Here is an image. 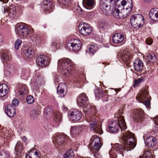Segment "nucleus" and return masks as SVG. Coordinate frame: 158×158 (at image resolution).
I'll return each mask as SVG.
<instances>
[{
	"label": "nucleus",
	"mask_w": 158,
	"mask_h": 158,
	"mask_svg": "<svg viewBox=\"0 0 158 158\" xmlns=\"http://www.w3.org/2000/svg\"><path fill=\"white\" fill-rule=\"evenodd\" d=\"M123 139L124 142V147L118 143L115 144L109 152L110 156L114 158L117 156V153L122 154L123 155L125 151H127L133 150L136 145V139L134 134L130 131H127L123 133Z\"/></svg>",
	"instance_id": "1"
},
{
	"label": "nucleus",
	"mask_w": 158,
	"mask_h": 158,
	"mask_svg": "<svg viewBox=\"0 0 158 158\" xmlns=\"http://www.w3.org/2000/svg\"><path fill=\"white\" fill-rule=\"evenodd\" d=\"M72 63L69 59L59 60L58 62V70L65 76H68L73 68Z\"/></svg>",
	"instance_id": "2"
},
{
	"label": "nucleus",
	"mask_w": 158,
	"mask_h": 158,
	"mask_svg": "<svg viewBox=\"0 0 158 158\" xmlns=\"http://www.w3.org/2000/svg\"><path fill=\"white\" fill-rule=\"evenodd\" d=\"M88 100V99L86 94L82 93L80 94L77 98V104L79 106L83 107L85 111L95 113V107L89 105Z\"/></svg>",
	"instance_id": "3"
},
{
	"label": "nucleus",
	"mask_w": 158,
	"mask_h": 158,
	"mask_svg": "<svg viewBox=\"0 0 158 158\" xmlns=\"http://www.w3.org/2000/svg\"><path fill=\"white\" fill-rule=\"evenodd\" d=\"M118 123L116 121L112 122L108 126L109 130L113 132H116L119 130V127L122 131L127 129L124 119L122 117L118 118Z\"/></svg>",
	"instance_id": "4"
},
{
	"label": "nucleus",
	"mask_w": 158,
	"mask_h": 158,
	"mask_svg": "<svg viewBox=\"0 0 158 158\" xmlns=\"http://www.w3.org/2000/svg\"><path fill=\"white\" fill-rule=\"evenodd\" d=\"M150 98L148 91L145 89L140 90L136 96L137 100L143 103L148 108L150 107Z\"/></svg>",
	"instance_id": "5"
},
{
	"label": "nucleus",
	"mask_w": 158,
	"mask_h": 158,
	"mask_svg": "<svg viewBox=\"0 0 158 158\" xmlns=\"http://www.w3.org/2000/svg\"><path fill=\"white\" fill-rule=\"evenodd\" d=\"M3 8V13H7L9 16L11 18H14L22 12L23 7L22 6L17 7L13 6H11L7 9H6L5 7H2V8Z\"/></svg>",
	"instance_id": "6"
},
{
	"label": "nucleus",
	"mask_w": 158,
	"mask_h": 158,
	"mask_svg": "<svg viewBox=\"0 0 158 158\" xmlns=\"http://www.w3.org/2000/svg\"><path fill=\"white\" fill-rule=\"evenodd\" d=\"M130 21L131 25L136 28L141 27L144 23V20L143 16L139 14L132 15L131 17Z\"/></svg>",
	"instance_id": "7"
},
{
	"label": "nucleus",
	"mask_w": 158,
	"mask_h": 158,
	"mask_svg": "<svg viewBox=\"0 0 158 158\" xmlns=\"http://www.w3.org/2000/svg\"><path fill=\"white\" fill-rule=\"evenodd\" d=\"M117 1L113 0H100V8L105 15L110 10L111 4L116 6Z\"/></svg>",
	"instance_id": "8"
},
{
	"label": "nucleus",
	"mask_w": 158,
	"mask_h": 158,
	"mask_svg": "<svg viewBox=\"0 0 158 158\" xmlns=\"http://www.w3.org/2000/svg\"><path fill=\"white\" fill-rule=\"evenodd\" d=\"M68 137L65 135H56L53 139L55 146L58 148L63 147Z\"/></svg>",
	"instance_id": "9"
},
{
	"label": "nucleus",
	"mask_w": 158,
	"mask_h": 158,
	"mask_svg": "<svg viewBox=\"0 0 158 158\" xmlns=\"http://www.w3.org/2000/svg\"><path fill=\"white\" fill-rule=\"evenodd\" d=\"M50 59L48 56L45 55H40L36 58V64L40 67H46L49 64Z\"/></svg>",
	"instance_id": "10"
},
{
	"label": "nucleus",
	"mask_w": 158,
	"mask_h": 158,
	"mask_svg": "<svg viewBox=\"0 0 158 158\" xmlns=\"http://www.w3.org/2000/svg\"><path fill=\"white\" fill-rule=\"evenodd\" d=\"M80 33L84 36H88L92 32V29L90 26L85 23H81L79 26Z\"/></svg>",
	"instance_id": "11"
},
{
	"label": "nucleus",
	"mask_w": 158,
	"mask_h": 158,
	"mask_svg": "<svg viewBox=\"0 0 158 158\" xmlns=\"http://www.w3.org/2000/svg\"><path fill=\"white\" fill-rule=\"evenodd\" d=\"M87 121L89 123L90 129L91 131H94L96 132L99 134L102 133V130L100 126L97 124L96 121L93 118H87Z\"/></svg>",
	"instance_id": "12"
},
{
	"label": "nucleus",
	"mask_w": 158,
	"mask_h": 158,
	"mask_svg": "<svg viewBox=\"0 0 158 158\" xmlns=\"http://www.w3.org/2000/svg\"><path fill=\"white\" fill-rule=\"evenodd\" d=\"M92 142L90 146L92 148L91 151L94 152L98 151L102 146L100 138L96 136H93L90 140Z\"/></svg>",
	"instance_id": "13"
},
{
	"label": "nucleus",
	"mask_w": 158,
	"mask_h": 158,
	"mask_svg": "<svg viewBox=\"0 0 158 158\" xmlns=\"http://www.w3.org/2000/svg\"><path fill=\"white\" fill-rule=\"evenodd\" d=\"M68 115L70 119L73 121L80 120L81 118V113L76 109L70 110L68 113Z\"/></svg>",
	"instance_id": "14"
},
{
	"label": "nucleus",
	"mask_w": 158,
	"mask_h": 158,
	"mask_svg": "<svg viewBox=\"0 0 158 158\" xmlns=\"http://www.w3.org/2000/svg\"><path fill=\"white\" fill-rule=\"evenodd\" d=\"M116 6L118 7L126 6V10L131 11L133 7L132 0H118L117 1Z\"/></svg>",
	"instance_id": "15"
},
{
	"label": "nucleus",
	"mask_w": 158,
	"mask_h": 158,
	"mask_svg": "<svg viewBox=\"0 0 158 158\" xmlns=\"http://www.w3.org/2000/svg\"><path fill=\"white\" fill-rule=\"evenodd\" d=\"M81 42L79 40L75 39L74 40L73 42L68 43L67 44V47L70 51H77L81 49Z\"/></svg>",
	"instance_id": "16"
},
{
	"label": "nucleus",
	"mask_w": 158,
	"mask_h": 158,
	"mask_svg": "<svg viewBox=\"0 0 158 158\" xmlns=\"http://www.w3.org/2000/svg\"><path fill=\"white\" fill-rule=\"evenodd\" d=\"M16 32L20 36L26 37L30 32L29 30L26 26L22 25H19L16 29Z\"/></svg>",
	"instance_id": "17"
},
{
	"label": "nucleus",
	"mask_w": 158,
	"mask_h": 158,
	"mask_svg": "<svg viewBox=\"0 0 158 158\" xmlns=\"http://www.w3.org/2000/svg\"><path fill=\"white\" fill-rule=\"evenodd\" d=\"M144 116V111L142 109H138L136 110L132 116L133 119L136 122L141 121Z\"/></svg>",
	"instance_id": "18"
},
{
	"label": "nucleus",
	"mask_w": 158,
	"mask_h": 158,
	"mask_svg": "<svg viewBox=\"0 0 158 158\" xmlns=\"http://www.w3.org/2000/svg\"><path fill=\"white\" fill-rule=\"evenodd\" d=\"M5 112L9 117H13L16 114L15 107L11 104L8 105L5 108Z\"/></svg>",
	"instance_id": "19"
},
{
	"label": "nucleus",
	"mask_w": 158,
	"mask_h": 158,
	"mask_svg": "<svg viewBox=\"0 0 158 158\" xmlns=\"http://www.w3.org/2000/svg\"><path fill=\"white\" fill-rule=\"evenodd\" d=\"M67 87L66 85L64 83H60L57 88V92L60 95L59 97H64L66 94Z\"/></svg>",
	"instance_id": "20"
},
{
	"label": "nucleus",
	"mask_w": 158,
	"mask_h": 158,
	"mask_svg": "<svg viewBox=\"0 0 158 158\" xmlns=\"http://www.w3.org/2000/svg\"><path fill=\"white\" fill-rule=\"evenodd\" d=\"M42 7L46 12H51L53 7L52 2L49 0H45L43 2Z\"/></svg>",
	"instance_id": "21"
},
{
	"label": "nucleus",
	"mask_w": 158,
	"mask_h": 158,
	"mask_svg": "<svg viewBox=\"0 0 158 158\" xmlns=\"http://www.w3.org/2000/svg\"><path fill=\"white\" fill-rule=\"evenodd\" d=\"M1 59L3 62L8 61L11 58L10 52L6 50H2L1 52Z\"/></svg>",
	"instance_id": "22"
},
{
	"label": "nucleus",
	"mask_w": 158,
	"mask_h": 158,
	"mask_svg": "<svg viewBox=\"0 0 158 158\" xmlns=\"http://www.w3.org/2000/svg\"><path fill=\"white\" fill-rule=\"evenodd\" d=\"M123 35L120 33L115 34L113 36L112 40L114 43L119 44L121 43L124 40Z\"/></svg>",
	"instance_id": "23"
},
{
	"label": "nucleus",
	"mask_w": 158,
	"mask_h": 158,
	"mask_svg": "<svg viewBox=\"0 0 158 158\" xmlns=\"http://www.w3.org/2000/svg\"><path fill=\"white\" fill-rule=\"evenodd\" d=\"M82 126L72 127L70 131L71 135L74 137L79 134L82 130Z\"/></svg>",
	"instance_id": "24"
},
{
	"label": "nucleus",
	"mask_w": 158,
	"mask_h": 158,
	"mask_svg": "<svg viewBox=\"0 0 158 158\" xmlns=\"http://www.w3.org/2000/svg\"><path fill=\"white\" fill-rule=\"evenodd\" d=\"M24 148L22 143L20 141H18L15 147L16 155L19 157L21 156V152Z\"/></svg>",
	"instance_id": "25"
},
{
	"label": "nucleus",
	"mask_w": 158,
	"mask_h": 158,
	"mask_svg": "<svg viewBox=\"0 0 158 158\" xmlns=\"http://www.w3.org/2000/svg\"><path fill=\"white\" fill-rule=\"evenodd\" d=\"M84 6L87 9L91 10L93 8L95 4L94 0H83Z\"/></svg>",
	"instance_id": "26"
},
{
	"label": "nucleus",
	"mask_w": 158,
	"mask_h": 158,
	"mask_svg": "<svg viewBox=\"0 0 158 158\" xmlns=\"http://www.w3.org/2000/svg\"><path fill=\"white\" fill-rule=\"evenodd\" d=\"M156 139L153 136H149L147 137L146 143L147 145L150 147H153L156 143Z\"/></svg>",
	"instance_id": "27"
},
{
	"label": "nucleus",
	"mask_w": 158,
	"mask_h": 158,
	"mask_svg": "<svg viewBox=\"0 0 158 158\" xmlns=\"http://www.w3.org/2000/svg\"><path fill=\"white\" fill-rule=\"evenodd\" d=\"M8 86L6 84L0 85V97L6 96L8 93Z\"/></svg>",
	"instance_id": "28"
},
{
	"label": "nucleus",
	"mask_w": 158,
	"mask_h": 158,
	"mask_svg": "<svg viewBox=\"0 0 158 158\" xmlns=\"http://www.w3.org/2000/svg\"><path fill=\"white\" fill-rule=\"evenodd\" d=\"M134 66L135 70L140 71L143 67L142 61L138 59L135 60L134 62Z\"/></svg>",
	"instance_id": "29"
},
{
	"label": "nucleus",
	"mask_w": 158,
	"mask_h": 158,
	"mask_svg": "<svg viewBox=\"0 0 158 158\" xmlns=\"http://www.w3.org/2000/svg\"><path fill=\"white\" fill-rule=\"evenodd\" d=\"M26 57L31 58L33 57L35 55L34 50L31 48H29L24 51Z\"/></svg>",
	"instance_id": "30"
},
{
	"label": "nucleus",
	"mask_w": 158,
	"mask_h": 158,
	"mask_svg": "<svg viewBox=\"0 0 158 158\" xmlns=\"http://www.w3.org/2000/svg\"><path fill=\"white\" fill-rule=\"evenodd\" d=\"M26 157L27 158H40V155L38 152L33 151L27 155Z\"/></svg>",
	"instance_id": "31"
},
{
	"label": "nucleus",
	"mask_w": 158,
	"mask_h": 158,
	"mask_svg": "<svg viewBox=\"0 0 158 158\" xmlns=\"http://www.w3.org/2000/svg\"><path fill=\"white\" fill-rule=\"evenodd\" d=\"M147 60L150 62L154 63L157 61V59L155 53L152 52L148 54V55Z\"/></svg>",
	"instance_id": "32"
},
{
	"label": "nucleus",
	"mask_w": 158,
	"mask_h": 158,
	"mask_svg": "<svg viewBox=\"0 0 158 158\" xmlns=\"http://www.w3.org/2000/svg\"><path fill=\"white\" fill-rule=\"evenodd\" d=\"M31 40L35 45H39L41 43L40 37L37 35H33L31 37Z\"/></svg>",
	"instance_id": "33"
},
{
	"label": "nucleus",
	"mask_w": 158,
	"mask_h": 158,
	"mask_svg": "<svg viewBox=\"0 0 158 158\" xmlns=\"http://www.w3.org/2000/svg\"><path fill=\"white\" fill-rule=\"evenodd\" d=\"M157 8L152 9L149 13V16L151 19L153 21H156V19Z\"/></svg>",
	"instance_id": "34"
},
{
	"label": "nucleus",
	"mask_w": 158,
	"mask_h": 158,
	"mask_svg": "<svg viewBox=\"0 0 158 158\" xmlns=\"http://www.w3.org/2000/svg\"><path fill=\"white\" fill-rule=\"evenodd\" d=\"M63 8H66L70 7L72 4L71 0H59Z\"/></svg>",
	"instance_id": "35"
},
{
	"label": "nucleus",
	"mask_w": 158,
	"mask_h": 158,
	"mask_svg": "<svg viewBox=\"0 0 158 158\" xmlns=\"http://www.w3.org/2000/svg\"><path fill=\"white\" fill-rule=\"evenodd\" d=\"M19 95H22L27 94L28 93L27 88L25 85H21L19 86Z\"/></svg>",
	"instance_id": "36"
},
{
	"label": "nucleus",
	"mask_w": 158,
	"mask_h": 158,
	"mask_svg": "<svg viewBox=\"0 0 158 158\" xmlns=\"http://www.w3.org/2000/svg\"><path fill=\"white\" fill-rule=\"evenodd\" d=\"M139 158H154L150 150L145 151L143 153V156H139Z\"/></svg>",
	"instance_id": "37"
},
{
	"label": "nucleus",
	"mask_w": 158,
	"mask_h": 158,
	"mask_svg": "<svg viewBox=\"0 0 158 158\" xmlns=\"http://www.w3.org/2000/svg\"><path fill=\"white\" fill-rule=\"evenodd\" d=\"M98 49L97 44L91 45L89 48V51L90 54L93 55L97 51Z\"/></svg>",
	"instance_id": "38"
},
{
	"label": "nucleus",
	"mask_w": 158,
	"mask_h": 158,
	"mask_svg": "<svg viewBox=\"0 0 158 158\" xmlns=\"http://www.w3.org/2000/svg\"><path fill=\"white\" fill-rule=\"evenodd\" d=\"M53 110L51 107H47L45 110L44 113L46 118H49L52 116V114Z\"/></svg>",
	"instance_id": "39"
},
{
	"label": "nucleus",
	"mask_w": 158,
	"mask_h": 158,
	"mask_svg": "<svg viewBox=\"0 0 158 158\" xmlns=\"http://www.w3.org/2000/svg\"><path fill=\"white\" fill-rule=\"evenodd\" d=\"M40 114V112L39 111L32 110L30 112V118L34 119H36Z\"/></svg>",
	"instance_id": "40"
},
{
	"label": "nucleus",
	"mask_w": 158,
	"mask_h": 158,
	"mask_svg": "<svg viewBox=\"0 0 158 158\" xmlns=\"http://www.w3.org/2000/svg\"><path fill=\"white\" fill-rule=\"evenodd\" d=\"M74 152L72 149H70L67 151L64 155V158H73Z\"/></svg>",
	"instance_id": "41"
},
{
	"label": "nucleus",
	"mask_w": 158,
	"mask_h": 158,
	"mask_svg": "<svg viewBox=\"0 0 158 158\" xmlns=\"http://www.w3.org/2000/svg\"><path fill=\"white\" fill-rule=\"evenodd\" d=\"M62 119V114L60 112H56L54 114V120L57 123L60 121Z\"/></svg>",
	"instance_id": "42"
},
{
	"label": "nucleus",
	"mask_w": 158,
	"mask_h": 158,
	"mask_svg": "<svg viewBox=\"0 0 158 158\" xmlns=\"http://www.w3.org/2000/svg\"><path fill=\"white\" fill-rule=\"evenodd\" d=\"M35 86H39L43 83V79L42 77L38 76L35 78Z\"/></svg>",
	"instance_id": "43"
},
{
	"label": "nucleus",
	"mask_w": 158,
	"mask_h": 158,
	"mask_svg": "<svg viewBox=\"0 0 158 158\" xmlns=\"http://www.w3.org/2000/svg\"><path fill=\"white\" fill-rule=\"evenodd\" d=\"M112 14L113 16L117 18H119L120 10L117 8H115L112 10Z\"/></svg>",
	"instance_id": "44"
},
{
	"label": "nucleus",
	"mask_w": 158,
	"mask_h": 158,
	"mask_svg": "<svg viewBox=\"0 0 158 158\" xmlns=\"http://www.w3.org/2000/svg\"><path fill=\"white\" fill-rule=\"evenodd\" d=\"M30 72L28 69H23L22 70L21 74V76L22 77L26 78L29 76Z\"/></svg>",
	"instance_id": "45"
},
{
	"label": "nucleus",
	"mask_w": 158,
	"mask_h": 158,
	"mask_svg": "<svg viewBox=\"0 0 158 158\" xmlns=\"http://www.w3.org/2000/svg\"><path fill=\"white\" fill-rule=\"evenodd\" d=\"M62 46V44L59 42H55L51 45V48L54 51H55V48L56 49L60 48Z\"/></svg>",
	"instance_id": "46"
},
{
	"label": "nucleus",
	"mask_w": 158,
	"mask_h": 158,
	"mask_svg": "<svg viewBox=\"0 0 158 158\" xmlns=\"http://www.w3.org/2000/svg\"><path fill=\"white\" fill-rule=\"evenodd\" d=\"M128 15V14L127 12V10H121L120 12L119 18L122 19L126 18Z\"/></svg>",
	"instance_id": "47"
},
{
	"label": "nucleus",
	"mask_w": 158,
	"mask_h": 158,
	"mask_svg": "<svg viewBox=\"0 0 158 158\" xmlns=\"http://www.w3.org/2000/svg\"><path fill=\"white\" fill-rule=\"evenodd\" d=\"M0 158H10L9 154L4 151H0Z\"/></svg>",
	"instance_id": "48"
},
{
	"label": "nucleus",
	"mask_w": 158,
	"mask_h": 158,
	"mask_svg": "<svg viewBox=\"0 0 158 158\" xmlns=\"http://www.w3.org/2000/svg\"><path fill=\"white\" fill-rule=\"evenodd\" d=\"M142 79L138 78L135 79L134 81V84L133 85L134 87H135L139 85L143 81Z\"/></svg>",
	"instance_id": "49"
},
{
	"label": "nucleus",
	"mask_w": 158,
	"mask_h": 158,
	"mask_svg": "<svg viewBox=\"0 0 158 158\" xmlns=\"http://www.w3.org/2000/svg\"><path fill=\"white\" fill-rule=\"evenodd\" d=\"M26 101L28 104H31L35 102V100L32 96L29 95L27 97Z\"/></svg>",
	"instance_id": "50"
},
{
	"label": "nucleus",
	"mask_w": 158,
	"mask_h": 158,
	"mask_svg": "<svg viewBox=\"0 0 158 158\" xmlns=\"http://www.w3.org/2000/svg\"><path fill=\"white\" fill-rule=\"evenodd\" d=\"M22 43V41L20 40L17 39L15 42L14 46L16 50H18L19 48V47L20 46Z\"/></svg>",
	"instance_id": "51"
},
{
	"label": "nucleus",
	"mask_w": 158,
	"mask_h": 158,
	"mask_svg": "<svg viewBox=\"0 0 158 158\" xmlns=\"http://www.w3.org/2000/svg\"><path fill=\"white\" fill-rule=\"evenodd\" d=\"M122 59L124 61H127L128 60L130 59L129 56L128 55V54H121V55Z\"/></svg>",
	"instance_id": "52"
},
{
	"label": "nucleus",
	"mask_w": 158,
	"mask_h": 158,
	"mask_svg": "<svg viewBox=\"0 0 158 158\" xmlns=\"http://www.w3.org/2000/svg\"><path fill=\"white\" fill-rule=\"evenodd\" d=\"M146 42L147 44L150 45L152 43L153 40L151 38H148L146 39Z\"/></svg>",
	"instance_id": "53"
},
{
	"label": "nucleus",
	"mask_w": 158,
	"mask_h": 158,
	"mask_svg": "<svg viewBox=\"0 0 158 158\" xmlns=\"http://www.w3.org/2000/svg\"><path fill=\"white\" fill-rule=\"evenodd\" d=\"M12 104L15 106H17L19 104V101L16 99H14L12 102Z\"/></svg>",
	"instance_id": "54"
},
{
	"label": "nucleus",
	"mask_w": 158,
	"mask_h": 158,
	"mask_svg": "<svg viewBox=\"0 0 158 158\" xmlns=\"http://www.w3.org/2000/svg\"><path fill=\"white\" fill-rule=\"evenodd\" d=\"M154 122L156 124L158 125V116H156L154 119Z\"/></svg>",
	"instance_id": "55"
},
{
	"label": "nucleus",
	"mask_w": 158,
	"mask_h": 158,
	"mask_svg": "<svg viewBox=\"0 0 158 158\" xmlns=\"http://www.w3.org/2000/svg\"><path fill=\"white\" fill-rule=\"evenodd\" d=\"M22 140L23 142L26 143L27 141V139L26 136H24L22 138Z\"/></svg>",
	"instance_id": "56"
},
{
	"label": "nucleus",
	"mask_w": 158,
	"mask_h": 158,
	"mask_svg": "<svg viewBox=\"0 0 158 158\" xmlns=\"http://www.w3.org/2000/svg\"><path fill=\"white\" fill-rule=\"evenodd\" d=\"M157 13L156 14V21H158V8H157Z\"/></svg>",
	"instance_id": "57"
},
{
	"label": "nucleus",
	"mask_w": 158,
	"mask_h": 158,
	"mask_svg": "<svg viewBox=\"0 0 158 158\" xmlns=\"http://www.w3.org/2000/svg\"><path fill=\"white\" fill-rule=\"evenodd\" d=\"M1 2H2L4 3H6L8 1V0H0Z\"/></svg>",
	"instance_id": "58"
},
{
	"label": "nucleus",
	"mask_w": 158,
	"mask_h": 158,
	"mask_svg": "<svg viewBox=\"0 0 158 158\" xmlns=\"http://www.w3.org/2000/svg\"><path fill=\"white\" fill-rule=\"evenodd\" d=\"M63 108L64 111H67L68 110L67 108L63 106Z\"/></svg>",
	"instance_id": "59"
},
{
	"label": "nucleus",
	"mask_w": 158,
	"mask_h": 158,
	"mask_svg": "<svg viewBox=\"0 0 158 158\" xmlns=\"http://www.w3.org/2000/svg\"><path fill=\"white\" fill-rule=\"evenodd\" d=\"M155 131L157 133H158V125L155 127Z\"/></svg>",
	"instance_id": "60"
},
{
	"label": "nucleus",
	"mask_w": 158,
	"mask_h": 158,
	"mask_svg": "<svg viewBox=\"0 0 158 158\" xmlns=\"http://www.w3.org/2000/svg\"><path fill=\"white\" fill-rule=\"evenodd\" d=\"M77 10H80L81 11H82V10L81 9V8L80 7H78Z\"/></svg>",
	"instance_id": "61"
},
{
	"label": "nucleus",
	"mask_w": 158,
	"mask_h": 158,
	"mask_svg": "<svg viewBox=\"0 0 158 158\" xmlns=\"http://www.w3.org/2000/svg\"><path fill=\"white\" fill-rule=\"evenodd\" d=\"M146 136V134H145L144 135V137H145Z\"/></svg>",
	"instance_id": "62"
},
{
	"label": "nucleus",
	"mask_w": 158,
	"mask_h": 158,
	"mask_svg": "<svg viewBox=\"0 0 158 158\" xmlns=\"http://www.w3.org/2000/svg\"><path fill=\"white\" fill-rule=\"evenodd\" d=\"M2 38L1 36H0V39Z\"/></svg>",
	"instance_id": "63"
}]
</instances>
